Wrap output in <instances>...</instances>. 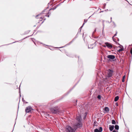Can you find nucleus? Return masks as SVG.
Masks as SVG:
<instances>
[{"label": "nucleus", "mask_w": 132, "mask_h": 132, "mask_svg": "<svg viewBox=\"0 0 132 132\" xmlns=\"http://www.w3.org/2000/svg\"><path fill=\"white\" fill-rule=\"evenodd\" d=\"M58 6V5H57V6H55L54 7H53L49 11H48V13H44V12H46V11H47L46 10H44V11L43 12V14H46V15H45V16H48V17H49V15H50V14H51V13H50V10H54L57 7V6Z\"/></svg>", "instance_id": "f257e3e1"}, {"label": "nucleus", "mask_w": 132, "mask_h": 132, "mask_svg": "<svg viewBox=\"0 0 132 132\" xmlns=\"http://www.w3.org/2000/svg\"><path fill=\"white\" fill-rule=\"evenodd\" d=\"M51 112L52 113L56 114L59 111V109L57 108H52L50 109Z\"/></svg>", "instance_id": "f03ea898"}, {"label": "nucleus", "mask_w": 132, "mask_h": 132, "mask_svg": "<svg viewBox=\"0 0 132 132\" xmlns=\"http://www.w3.org/2000/svg\"><path fill=\"white\" fill-rule=\"evenodd\" d=\"M76 129L73 128L70 126H67V132H75Z\"/></svg>", "instance_id": "7ed1b4c3"}, {"label": "nucleus", "mask_w": 132, "mask_h": 132, "mask_svg": "<svg viewBox=\"0 0 132 132\" xmlns=\"http://www.w3.org/2000/svg\"><path fill=\"white\" fill-rule=\"evenodd\" d=\"M32 108L31 106L27 107L25 109V112L27 113L29 112L31 110H32Z\"/></svg>", "instance_id": "20e7f679"}, {"label": "nucleus", "mask_w": 132, "mask_h": 132, "mask_svg": "<svg viewBox=\"0 0 132 132\" xmlns=\"http://www.w3.org/2000/svg\"><path fill=\"white\" fill-rule=\"evenodd\" d=\"M105 44L106 45V47H107L108 48L110 49L112 48V46L111 44L108 42H106Z\"/></svg>", "instance_id": "39448f33"}, {"label": "nucleus", "mask_w": 132, "mask_h": 132, "mask_svg": "<svg viewBox=\"0 0 132 132\" xmlns=\"http://www.w3.org/2000/svg\"><path fill=\"white\" fill-rule=\"evenodd\" d=\"M107 57L111 60H113L115 58V56L113 55H109L107 56Z\"/></svg>", "instance_id": "423d86ee"}, {"label": "nucleus", "mask_w": 132, "mask_h": 132, "mask_svg": "<svg viewBox=\"0 0 132 132\" xmlns=\"http://www.w3.org/2000/svg\"><path fill=\"white\" fill-rule=\"evenodd\" d=\"M102 130V127H100L99 128V130L97 129H96L94 130V132H101Z\"/></svg>", "instance_id": "0eeeda50"}, {"label": "nucleus", "mask_w": 132, "mask_h": 132, "mask_svg": "<svg viewBox=\"0 0 132 132\" xmlns=\"http://www.w3.org/2000/svg\"><path fill=\"white\" fill-rule=\"evenodd\" d=\"M109 127L110 130L111 131H112L114 128V126L109 125Z\"/></svg>", "instance_id": "6e6552de"}, {"label": "nucleus", "mask_w": 132, "mask_h": 132, "mask_svg": "<svg viewBox=\"0 0 132 132\" xmlns=\"http://www.w3.org/2000/svg\"><path fill=\"white\" fill-rule=\"evenodd\" d=\"M113 72L110 70H109V73H108V76L109 77H111L112 75Z\"/></svg>", "instance_id": "1a4fd4ad"}, {"label": "nucleus", "mask_w": 132, "mask_h": 132, "mask_svg": "<svg viewBox=\"0 0 132 132\" xmlns=\"http://www.w3.org/2000/svg\"><path fill=\"white\" fill-rule=\"evenodd\" d=\"M109 111V109L108 107H105L104 108V113H106L108 112Z\"/></svg>", "instance_id": "9d476101"}, {"label": "nucleus", "mask_w": 132, "mask_h": 132, "mask_svg": "<svg viewBox=\"0 0 132 132\" xmlns=\"http://www.w3.org/2000/svg\"><path fill=\"white\" fill-rule=\"evenodd\" d=\"M66 129L65 128H64V129H61V130L60 131L61 132H66Z\"/></svg>", "instance_id": "9b49d317"}, {"label": "nucleus", "mask_w": 132, "mask_h": 132, "mask_svg": "<svg viewBox=\"0 0 132 132\" xmlns=\"http://www.w3.org/2000/svg\"><path fill=\"white\" fill-rule=\"evenodd\" d=\"M119 97L118 96H117L115 98L114 101L116 102L119 99Z\"/></svg>", "instance_id": "f8f14e48"}, {"label": "nucleus", "mask_w": 132, "mask_h": 132, "mask_svg": "<svg viewBox=\"0 0 132 132\" xmlns=\"http://www.w3.org/2000/svg\"><path fill=\"white\" fill-rule=\"evenodd\" d=\"M112 124H116V122L114 120H112Z\"/></svg>", "instance_id": "ddd939ff"}, {"label": "nucleus", "mask_w": 132, "mask_h": 132, "mask_svg": "<svg viewBox=\"0 0 132 132\" xmlns=\"http://www.w3.org/2000/svg\"><path fill=\"white\" fill-rule=\"evenodd\" d=\"M115 128L117 130H118L119 129V126L118 125H116L115 126Z\"/></svg>", "instance_id": "4468645a"}, {"label": "nucleus", "mask_w": 132, "mask_h": 132, "mask_svg": "<svg viewBox=\"0 0 132 132\" xmlns=\"http://www.w3.org/2000/svg\"><path fill=\"white\" fill-rule=\"evenodd\" d=\"M125 76L124 75V76L122 78V81L123 82L125 81Z\"/></svg>", "instance_id": "2eb2a0df"}, {"label": "nucleus", "mask_w": 132, "mask_h": 132, "mask_svg": "<svg viewBox=\"0 0 132 132\" xmlns=\"http://www.w3.org/2000/svg\"><path fill=\"white\" fill-rule=\"evenodd\" d=\"M77 120L79 121H80L81 120V118L80 117H77Z\"/></svg>", "instance_id": "dca6fc26"}, {"label": "nucleus", "mask_w": 132, "mask_h": 132, "mask_svg": "<svg viewBox=\"0 0 132 132\" xmlns=\"http://www.w3.org/2000/svg\"><path fill=\"white\" fill-rule=\"evenodd\" d=\"M123 48H121V49H119V50H118V51L119 52H120V51H123Z\"/></svg>", "instance_id": "f3484780"}, {"label": "nucleus", "mask_w": 132, "mask_h": 132, "mask_svg": "<svg viewBox=\"0 0 132 132\" xmlns=\"http://www.w3.org/2000/svg\"><path fill=\"white\" fill-rule=\"evenodd\" d=\"M87 20H86L85 19L84 20V24H83V25L81 27V28L84 25L85 23V22H87Z\"/></svg>", "instance_id": "a211bd4d"}, {"label": "nucleus", "mask_w": 132, "mask_h": 132, "mask_svg": "<svg viewBox=\"0 0 132 132\" xmlns=\"http://www.w3.org/2000/svg\"><path fill=\"white\" fill-rule=\"evenodd\" d=\"M97 98L99 99H101V96L100 95H98V96H97Z\"/></svg>", "instance_id": "6ab92c4d"}, {"label": "nucleus", "mask_w": 132, "mask_h": 132, "mask_svg": "<svg viewBox=\"0 0 132 132\" xmlns=\"http://www.w3.org/2000/svg\"><path fill=\"white\" fill-rule=\"evenodd\" d=\"M79 127H81V123L80 122H79Z\"/></svg>", "instance_id": "aec40b11"}, {"label": "nucleus", "mask_w": 132, "mask_h": 132, "mask_svg": "<svg viewBox=\"0 0 132 132\" xmlns=\"http://www.w3.org/2000/svg\"><path fill=\"white\" fill-rule=\"evenodd\" d=\"M130 53L131 54H132V48H131L130 50Z\"/></svg>", "instance_id": "412c9836"}, {"label": "nucleus", "mask_w": 132, "mask_h": 132, "mask_svg": "<svg viewBox=\"0 0 132 132\" xmlns=\"http://www.w3.org/2000/svg\"><path fill=\"white\" fill-rule=\"evenodd\" d=\"M103 47H105L106 46V45H103Z\"/></svg>", "instance_id": "4be33fe9"}, {"label": "nucleus", "mask_w": 132, "mask_h": 132, "mask_svg": "<svg viewBox=\"0 0 132 132\" xmlns=\"http://www.w3.org/2000/svg\"><path fill=\"white\" fill-rule=\"evenodd\" d=\"M112 132H117L115 130H114Z\"/></svg>", "instance_id": "5701e85b"}, {"label": "nucleus", "mask_w": 132, "mask_h": 132, "mask_svg": "<svg viewBox=\"0 0 132 132\" xmlns=\"http://www.w3.org/2000/svg\"><path fill=\"white\" fill-rule=\"evenodd\" d=\"M116 35H117V34L116 33V34H115V35H114V36H116Z\"/></svg>", "instance_id": "b1692460"}, {"label": "nucleus", "mask_w": 132, "mask_h": 132, "mask_svg": "<svg viewBox=\"0 0 132 132\" xmlns=\"http://www.w3.org/2000/svg\"><path fill=\"white\" fill-rule=\"evenodd\" d=\"M39 15H37L36 16V18L37 16H38Z\"/></svg>", "instance_id": "393cba45"}, {"label": "nucleus", "mask_w": 132, "mask_h": 132, "mask_svg": "<svg viewBox=\"0 0 132 132\" xmlns=\"http://www.w3.org/2000/svg\"><path fill=\"white\" fill-rule=\"evenodd\" d=\"M40 18L41 19H42V17H40Z\"/></svg>", "instance_id": "a878e982"}, {"label": "nucleus", "mask_w": 132, "mask_h": 132, "mask_svg": "<svg viewBox=\"0 0 132 132\" xmlns=\"http://www.w3.org/2000/svg\"><path fill=\"white\" fill-rule=\"evenodd\" d=\"M111 19H112V18L111 17Z\"/></svg>", "instance_id": "bb28decb"}, {"label": "nucleus", "mask_w": 132, "mask_h": 132, "mask_svg": "<svg viewBox=\"0 0 132 132\" xmlns=\"http://www.w3.org/2000/svg\"><path fill=\"white\" fill-rule=\"evenodd\" d=\"M77 126H78V125H77Z\"/></svg>", "instance_id": "cd10ccee"}]
</instances>
